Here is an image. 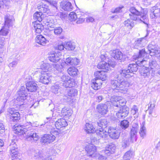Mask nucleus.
Wrapping results in <instances>:
<instances>
[{
	"label": "nucleus",
	"mask_w": 160,
	"mask_h": 160,
	"mask_svg": "<svg viewBox=\"0 0 160 160\" xmlns=\"http://www.w3.org/2000/svg\"><path fill=\"white\" fill-rule=\"evenodd\" d=\"M148 53L145 52L144 49H142L139 51L138 55L133 56V58L135 61V63L130 64L128 69L121 70L118 72L117 80L111 81L112 88L113 89L118 90L119 92L126 91L131 84L128 79H125L124 78H128L132 76V72L137 71L138 64L144 66L146 64V57Z\"/></svg>",
	"instance_id": "nucleus-1"
},
{
	"label": "nucleus",
	"mask_w": 160,
	"mask_h": 160,
	"mask_svg": "<svg viewBox=\"0 0 160 160\" xmlns=\"http://www.w3.org/2000/svg\"><path fill=\"white\" fill-rule=\"evenodd\" d=\"M110 101L113 105L121 109L116 113V115L119 118H122L127 116L129 113V108L125 106L126 100L122 97L119 96H113L110 98Z\"/></svg>",
	"instance_id": "nucleus-2"
},
{
	"label": "nucleus",
	"mask_w": 160,
	"mask_h": 160,
	"mask_svg": "<svg viewBox=\"0 0 160 160\" xmlns=\"http://www.w3.org/2000/svg\"><path fill=\"white\" fill-rule=\"evenodd\" d=\"M97 68L103 70V71H98L94 73L96 79L102 81H105L107 78L106 72L111 70L110 66L109 63L106 62H100L97 65Z\"/></svg>",
	"instance_id": "nucleus-3"
},
{
	"label": "nucleus",
	"mask_w": 160,
	"mask_h": 160,
	"mask_svg": "<svg viewBox=\"0 0 160 160\" xmlns=\"http://www.w3.org/2000/svg\"><path fill=\"white\" fill-rule=\"evenodd\" d=\"M17 93L18 95L16 100L20 105H23L28 96V93L24 87H21L19 90L18 91Z\"/></svg>",
	"instance_id": "nucleus-4"
},
{
	"label": "nucleus",
	"mask_w": 160,
	"mask_h": 160,
	"mask_svg": "<svg viewBox=\"0 0 160 160\" xmlns=\"http://www.w3.org/2000/svg\"><path fill=\"white\" fill-rule=\"evenodd\" d=\"M130 11L132 14H130L129 15L130 16L131 19L132 20H137V16H141L142 19H140V20L142 21V20H148V16L146 14H143L142 12L138 11L134 7L130 8Z\"/></svg>",
	"instance_id": "nucleus-5"
},
{
	"label": "nucleus",
	"mask_w": 160,
	"mask_h": 160,
	"mask_svg": "<svg viewBox=\"0 0 160 160\" xmlns=\"http://www.w3.org/2000/svg\"><path fill=\"white\" fill-rule=\"evenodd\" d=\"M27 123L28 124V125L26 124L24 126L20 125L16 127V129L15 130V133L20 135L24 134L28 130H31V127L32 126H33V125H32L30 122H27Z\"/></svg>",
	"instance_id": "nucleus-6"
},
{
	"label": "nucleus",
	"mask_w": 160,
	"mask_h": 160,
	"mask_svg": "<svg viewBox=\"0 0 160 160\" xmlns=\"http://www.w3.org/2000/svg\"><path fill=\"white\" fill-rule=\"evenodd\" d=\"M69 18L72 21H77V23H80L84 21V17L82 15L80 12L75 13L74 12H71L69 14Z\"/></svg>",
	"instance_id": "nucleus-7"
},
{
	"label": "nucleus",
	"mask_w": 160,
	"mask_h": 160,
	"mask_svg": "<svg viewBox=\"0 0 160 160\" xmlns=\"http://www.w3.org/2000/svg\"><path fill=\"white\" fill-rule=\"evenodd\" d=\"M110 53L111 56L115 59L120 60L121 62L124 61L127 59V57L118 50L110 51Z\"/></svg>",
	"instance_id": "nucleus-8"
},
{
	"label": "nucleus",
	"mask_w": 160,
	"mask_h": 160,
	"mask_svg": "<svg viewBox=\"0 0 160 160\" xmlns=\"http://www.w3.org/2000/svg\"><path fill=\"white\" fill-rule=\"evenodd\" d=\"M7 114L8 116L10 117V120L14 122H17L20 119V114L13 109H8Z\"/></svg>",
	"instance_id": "nucleus-9"
},
{
	"label": "nucleus",
	"mask_w": 160,
	"mask_h": 160,
	"mask_svg": "<svg viewBox=\"0 0 160 160\" xmlns=\"http://www.w3.org/2000/svg\"><path fill=\"white\" fill-rule=\"evenodd\" d=\"M139 128L138 124L133 123L130 129V140L132 142H136L137 139V134Z\"/></svg>",
	"instance_id": "nucleus-10"
},
{
	"label": "nucleus",
	"mask_w": 160,
	"mask_h": 160,
	"mask_svg": "<svg viewBox=\"0 0 160 160\" xmlns=\"http://www.w3.org/2000/svg\"><path fill=\"white\" fill-rule=\"evenodd\" d=\"M34 19L35 21L33 23L34 29L37 33H40V14L39 12H35L33 15Z\"/></svg>",
	"instance_id": "nucleus-11"
},
{
	"label": "nucleus",
	"mask_w": 160,
	"mask_h": 160,
	"mask_svg": "<svg viewBox=\"0 0 160 160\" xmlns=\"http://www.w3.org/2000/svg\"><path fill=\"white\" fill-rule=\"evenodd\" d=\"M96 147L92 143H88L85 147V150L88 155L92 157L96 156Z\"/></svg>",
	"instance_id": "nucleus-12"
},
{
	"label": "nucleus",
	"mask_w": 160,
	"mask_h": 160,
	"mask_svg": "<svg viewBox=\"0 0 160 160\" xmlns=\"http://www.w3.org/2000/svg\"><path fill=\"white\" fill-rule=\"evenodd\" d=\"M58 109H59L58 110V111L56 110H54V112H57L58 113L61 112V114L62 115H60V116H63L64 117H65V118L69 117L72 114V111L69 108H59V107Z\"/></svg>",
	"instance_id": "nucleus-13"
},
{
	"label": "nucleus",
	"mask_w": 160,
	"mask_h": 160,
	"mask_svg": "<svg viewBox=\"0 0 160 160\" xmlns=\"http://www.w3.org/2000/svg\"><path fill=\"white\" fill-rule=\"evenodd\" d=\"M51 76L48 72H41V82L44 84H48L51 80Z\"/></svg>",
	"instance_id": "nucleus-14"
},
{
	"label": "nucleus",
	"mask_w": 160,
	"mask_h": 160,
	"mask_svg": "<svg viewBox=\"0 0 160 160\" xmlns=\"http://www.w3.org/2000/svg\"><path fill=\"white\" fill-rule=\"evenodd\" d=\"M55 138L53 134H45L41 138V142L44 144L51 143L54 141Z\"/></svg>",
	"instance_id": "nucleus-15"
},
{
	"label": "nucleus",
	"mask_w": 160,
	"mask_h": 160,
	"mask_svg": "<svg viewBox=\"0 0 160 160\" xmlns=\"http://www.w3.org/2000/svg\"><path fill=\"white\" fill-rule=\"evenodd\" d=\"M108 134L111 138L114 139H118L120 136L119 132L116 129L111 127L108 128Z\"/></svg>",
	"instance_id": "nucleus-16"
},
{
	"label": "nucleus",
	"mask_w": 160,
	"mask_h": 160,
	"mask_svg": "<svg viewBox=\"0 0 160 160\" xmlns=\"http://www.w3.org/2000/svg\"><path fill=\"white\" fill-rule=\"evenodd\" d=\"M159 4H157L154 7H153L152 10V13L150 14L151 17L152 18H157L158 16L160 17V8H158ZM158 23L160 24V20L158 22Z\"/></svg>",
	"instance_id": "nucleus-17"
},
{
	"label": "nucleus",
	"mask_w": 160,
	"mask_h": 160,
	"mask_svg": "<svg viewBox=\"0 0 160 160\" xmlns=\"http://www.w3.org/2000/svg\"><path fill=\"white\" fill-rule=\"evenodd\" d=\"M147 42L146 37L139 38L135 42L134 47L137 48L143 47L146 45Z\"/></svg>",
	"instance_id": "nucleus-18"
},
{
	"label": "nucleus",
	"mask_w": 160,
	"mask_h": 160,
	"mask_svg": "<svg viewBox=\"0 0 160 160\" xmlns=\"http://www.w3.org/2000/svg\"><path fill=\"white\" fill-rule=\"evenodd\" d=\"M10 153L12 158H17L18 156V151L17 145L15 142H12L10 145Z\"/></svg>",
	"instance_id": "nucleus-19"
},
{
	"label": "nucleus",
	"mask_w": 160,
	"mask_h": 160,
	"mask_svg": "<svg viewBox=\"0 0 160 160\" xmlns=\"http://www.w3.org/2000/svg\"><path fill=\"white\" fill-rule=\"evenodd\" d=\"M55 125L57 129H62L68 125V123L65 119L60 118L55 122Z\"/></svg>",
	"instance_id": "nucleus-20"
},
{
	"label": "nucleus",
	"mask_w": 160,
	"mask_h": 160,
	"mask_svg": "<svg viewBox=\"0 0 160 160\" xmlns=\"http://www.w3.org/2000/svg\"><path fill=\"white\" fill-rule=\"evenodd\" d=\"M95 132L98 137L99 139H105V138L108 137V131L106 132L102 128H97L95 131Z\"/></svg>",
	"instance_id": "nucleus-21"
},
{
	"label": "nucleus",
	"mask_w": 160,
	"mask_h": 160,
	"mask_svg": "<svg viewBox=\"0 0 160 160\" xmlns=\"http://www.w3.org/2000/svg\"><path fill=\"white\" fill-rule=\"evenodd\" d=\"M61 6L65 11H71L73 9V7L71 3L69 1L63 0L61 2Z\"/></svg>",
	"instance_id": "nucleus-22"
},
{
	"label": "nucleus",
	"mask_w": 160,
	"mask_h": 160,
	"mask_svg": "<svg viewBox=\"0 0 160 160\" xmlns=\"http://www.w3.org/2000/svg\"><path fill=\"white\" fill-rule=\"evenodd\" d=\"M26 87L27 90L29 92H35L37 89V84L34 81H30L26 84Z\"/></svg>",
	"instance_id": "nucleus-23"
},
{
	"label": "nucleus",
	"mask_w": 160,
	"mask_h": 160,
	"mask_svg": "<svg viewBox=\"0 0 160 160\" xmlns=\"http://www.w3.org/2000/svg\"><path fill=\"white\" fill-rule=\"evenodd\" d=\"M147 48L149 53L151 56L158 54L160 52V50L158 49L156 47H155L152 44L148 45Z\"/></svg>",
	"instance_id": "nucleus-24"
},
{
	"label": "nucleus",
	"mask_w": 160,
	"mask_h": 160,
	"mask_svg": "<svg viewBox=\"0 0 160 160\" xmlns=\"http://www.w3.org/2000/svg\"><path fill=\"white\" fill-rule=\"evenodd\" d=\"M62 56L61 53L60 52H55L54 53L50 55L49 57V60L53 62H58Z\"/></svg>",
	"instance_id": "nucleus-25"
},
{
	"label": "nucleus",
	"mask_w": 160,
	"mask_h": 160,
	"mask_svg": "<svg viewBox=\"0 0 160 160\" xmlns=\"http://www.w3.org/2000/svg\"><path fill=\"white\" fill-rule=\"evenodd\" d=\"M97 109L98 112L102 115L106 114L108 111L107 105L104 104H100L98 105Z\"/></svg>",
	"instance_id": "nucleus-26"
},
{
	"label": "nucleus",
	"mask_w": 160,
	"mask_h": 160,
	"mask_svg": "<svg viewBox=\"0 0 160 160\" xmlns=\"http://www.w3.org/2000/svg\"><path fill=\"white\" fill-rule=\"evenodd\" d=\"M4 26L9 28L13 25V21L14 20V18L12 16L6 15L4 17Z\"/></svg>",
	"instance_id": "nucleus-27"
},
{
	"label": "nucleus",
	"mask_w": 160,
	"mask_h": 160,
	"mask_svg": "<svg viewBox=\"0 0 160 160\" xmlns=\"http://www.w3.org/2000/svg\"><path fill=\"white\" fill-rule=\"evenodd\" d=\"M39 136L36 133L33 132H28L26 139L27 141L32 142L34 141H37L38 140Z\"/></svg>",
	"instance_id": "nucleus-28"
},
{
	"label": "nucleus",
	"mask_w": 160,
	"mask_h": 160,
	"mask_svg": "<svg viewBox=\"0 0 160 160\" xmlns=\"http://www.w3.org/2000/svg\"><path fill=\"white\" fill-rule=\"evenodd\" d=\"M64 62L66 63V66L67 65H77L79 63V61L75 58H73L71 57H68L66 59L65 62Z\"/></svg>",
	"instance_id": "nucleus-29"
},
{
	"label": "nucleus",
	"mask_w": 160,
	"mask_h": 160,
	"mask_svg": "<svg viewBox=\"0 0 160 160\" xmlns=\"http://www.w3.org/2000/svg\"><path fill=\"white\" fill-rule=\"evenodd\" d=\"M92 82L91 87L94 90H98L100 88L102 84L101 82L96 78L92 80Z\"/></svg>",
	"instance_id": "nucleus-30"
},
{
	"label": "nucleus",
	"mask_w": 160,
	"mask_h": 160,
	"mask_svg": "<svg viewBox=\"0 0 160 160\" xmlns=\"http://www.w3.org/2000/svg\"><path fill=\"white\" fill-rule=\"evenodd\" d=\"M51 65L48 63H43L41 65V69L42 70L41 72H48L51 70Z\"/></svg>",
	"instance_id": "nucleus-31"
},
{
	"label": "nucleus",
	"mask_w": 160,
	"mask_h": 160,
	"mask_svg": "<svg viewBox=\"0 0 160 160\" xmlns=\"http://www.w3.org/2000/svg\"><path fill=\"white\" fill-rule=\"evenodd\" d=\"M140 74L144 78L148 77L149 75V68L147 67H143L140 71Z\"/></svg>",
	"instance_id": "nucleus-32"
},
{
	"label": "nucleus",
	"mask_w": 160,
	"mask_h": 160,
	"mask_svg": "<svg viewBox=\"0 0 160 160\" xmlns=\"http://www.w3.org/2000/svg\"><path fill=\"white\" fill-rule=\"evenodd\" d=\"M53 66L55 69L60 72L63 70L64 68L66 66V63L64 62H61L60 64H53Z\"/></svg>",
	"instance_id": "nucleus-33"
},
{
	"label": "nucleus",
	"mask_w": 160,
	"mask_h": 160,
	"mask_svg": "<svg viewBox=\"0 0 160 160\" xmlns=\"http://www.w3.org/2000/svg\"><path fill=\"white\" fill-rule=\"evenodd\" d=\"M74 82L73 79L70 78L69 80L63 82L62 85L65 87L70 88L73 87L74 85Z\"/></svg>",
	"instance_id": "nucleus-34"
},
{
	"label": "nucleus",
	"mask_w": 160,
	"mask_h": 160,
	"mask_svg": "<svg viewBox=\"0 0 160 160\" xmlns=\"http://www.w3.org/2000/svg\"><path fill=\"white\" fill-rule=\"evenodd\" d=\"M146 128L144 126V122H143L141 125L139 132L140 137L142 138H144L146 136Z\"/></svg>",
	"instance_id": "nucleus-35"
},
{
	"label": "nucleus",
	"mask_w": 160,
	"mask_h": 160,
	"mask_svg": "<svg viewBox=\"0 0 160 160\" xmlns=\"http://www.w3.org/2000/svg\"><path fill=\"white\" fill-rule=\"evenodd\" d=\"M85 130L88 133H93L95 131L93 126L92 124L87 123L86 124Z\"/></svg>",
	"instance_id": "nucleus-36"
},
{
	"label": "nucleus",
	"mask_w": 160,
	"mask_h": 160,
	"mask_svg": "<svg viewBox=\"0 0 160 160\" xmlns=\"http://www.w3.org/2000/svg\"><path fill=\"white\" fill-rule=\"evenodd\" d=\"M97 124L98 128H104L106 127V125L107 124V122L106 120L105 119H101L97 122Z\"/></svg>",
	"instance_id": "nucleus-37"
},
{
	"label": "nucleus",
	"mask_w": 160,
	"mask_h": 160,
	"mask_svg": "<svg viewBox=\"0 0 160 160\" xmlns=\"http://www.w3.org/2000/svg\"><path fill=\"white\" fill-rule=\"evenodd\" d=\"M67 71L70 75L74 76L77 75L78 70L75 67H72L68 68Z\"/></svg>",
	"instance_id": "nucleus-38"
},
{
	"label": "nucleus",
	"mask_w": 160,
	"mask_h": 160,
	"mask_svg": "<svg viewBox=\"0 0 160 160\" xmlns=\"http://www.w3.org/2000/svg\"><path fill=\"white\" fill-rule=\"evenodd\" d=\"M138 108L136 105H134L132 108L131 110V113L134 116L135 118H137L138 115Z\"/></svg>",
	"instance_id": "nucleus-39"
},
{
	"label": "nucleus",
	"mask_w": 160,
	"mask_h": 160,
	"mask_svg": "<svg viewBox=\"0 0 160 160\" xmlns=\"http://www.w3.org/2000/svg\"><path fill=\"white\" fill-rule=\"evenodd\" d=\"M149 67L151 69H153L157 68L158 67V64L157 61L154 59H151L150 60L149 62Z\"/></svg>",
	"instance_id": "nucleus-40"
},
{
	"label": "nucleus",
	"mask_w": 160,
	"mask_h": 160,
	"mask_svg": "<svg viewBox=\"0 0 160 160\" xmlns=\"http://www.w3.org/2000/svg\"><path fill=\"white\" fill-rule=\"evenodd\" d=\"M114 146L113 144L109 145V147L104 151V153L107 155H109L110 153H112V152H114L112 149L114 150L115 148V147Z\"/></svg>",
	"instance_id": "nucleus-41"
},
{
	"label": "nucleus",
	"mask_w": 160,
	"mask_h": 160,
	"mask_svg": "<svg viewBox=\"0 0 160 160\" xmlns=\"http://www.w3.org/2000/svg\"><path fill=\"white\" fill-rule=\"evenodd\" d=\"M65 48L68 50H72L75 48L74 44L71 42H68L65 45Z\"/></svg>",
	"instance_id": "nucleus-42"
},
{
	"label": "nucleus",
	"mask_w": 160,
	"mask_h": 160,
	"mask_svg": "<svg viewBox=\"0 0 160 160\" xmlns=\"http://www.w3.org/2000/svg\"><path fill=\"white\" fill-rule=\"evenodd\" d=\"M124 24L125 26L128 28L131 29L134 26L133 22L129 19H128L124 22Z\"/></svg>",
	"instance_id": "nucleus-43"
},
{
	"label": "nucleus",
	"mask_w": 160,
	"mask_h": 160,
	"mask_svg": "<svg viewBox=\"0 0 160 160\" xmlns=\"http://www.w3.org/2000/svg\"><path fill=\"white\" fill-rule=\"evenodd\" d=\"M5 38L3 37H0V53H3L5 49L4 48Z\"/></svg>",
	"instance_id": "nucleus-44"
},
{
	"label": "nucleus",
	"mask_w": 160,
	"mask_h": 160,
	"mask_svg": "<svg viewBox=\"0 0 160 160\" xmlns=\"http://www.w3.org/2000/svg\"><path fill=\"white\" fill-rule=\"evenodd\" d=\"M129 122L126 120L122 121L120 123L121 127L124 129L128 128L129 126Z\"/></svg>",
	"instance_id": "nucleus-45"
},
{
	"label": "nucleus",
	"mask_w": 160,
	"mask_h": 160,
	"mask_svg": "<svg viewBox=\"0 0 160 160\" xmlns=\"http://www.w3.org/2000/svg\"><path fill=\"white\" fill-rule=\"evenodd\" d=\"M9 28L5 26H3L2 28L0 30V35L3 36H6L9 32Z\"/></svg>",
	"instance_id": "nucleus-46"
},
{
	"label": "nucleus",
	"mask_w": 160,
	"mask_h": 160,
	"mask_svg": "<svg viewBox=\"0 0 160 160\" xmlns=\"http://www.w3.org/2000/svg\"><path fill=\"white\" fill-rule=\"evenodd\" d=\"M60 87L58 85H56L52 87L51 90L53 93L56 94L60 91Z\"/></svg>",
	"instance_id": "nucleus-47"
},
{
	"label": "nucleus",
	"mask_w": 160,
	"mask_h": 160,
	"mask_svg": "<svg viewBox=\"0 0 160 160\" xmlns=\"http://www.w3.org/2000/svg\"><path fill=\"white\" fill-rule=\"evenodd\" d=\"M78 91L76 89H70L68 92V95L70 97H74L77 94Z\"/></svg>",
	"instance_id": "nucleus-48"
},
{
	"label": "nucleus",
	"mask_w": 160,
	"mask_h": 160,
	"mask_svg": "<svg viewBox=\"0 0 160 160\" xmlns=\"http://www.w3.org/2000/svg\"><path fill=\"white\" fill-rule=\"evenodd\" d=\"M59 77L61 79V80L63 82H66L67 80H69L70 78L69 77L66 76L63 73H60Z\"/></svg>",
	"instance_id": "nucleus-49"
},
{
	"label": "nucleus",
	"mask_w": 160,
	"mask_h": 160,
	"mask_svg": "<svg viewBox=\"0 0 160 160\" xmlns=\"http://www.w3.org/2000/svg\"><path fill=\"white\" fill-rule=\"evenodd\" d=\"M101 55L100 56V58L102 61L101 62H104V61L108 57L107 54L105 53V51L104 50H102L101 51Z\"/></svg>",
	"instance_id": "nucleus-50"
},
{
	"label": "nucleus",
	"mask_w": 160,
	"mask_h": 160,
	"mask_svg": "<svg viewBox=\"0 0 160 160\" xmlns=\"http://www.w3.org/2000/svg\"><path fill=\"white\" fill-rule=\"evenodd\" d=\"M41 13H48L49 12V10L48 7L44 5V7L42 6L41 7Z\"/></svg>",
	"instance_id": "nucleus-51"
},
{
	"label": "nucleus",
	"mask_w": 160,
	"mask_h": 160,
	"mask_svg": "<svg viewBox=\"0 0 160 160\" xmlns=\"http://www.w3.org/2000/svg\"><path fill=\"white\" fill-rule=\"evenodd\" d=\"M49 155H48L45 156H42V157H41V159L42 160H53L54 158L51 155V154H50Z\"/></svg>",
	"instance_id": "nucleus-52"
},
{
	"label": "nucleus",
	"mask_w": 160,
	"mask_h": 160,
	"mask_svg": "<svg viewBox=\"0 0 160 160\" xmlns=\"http://www.w3.org/2000/svg\"><path fill=\"white\" fill-rule=\"evenodd\" d=\"M132 156V152L130 151H128L125 153L123 156V158L125 160H126V159L128 158L129 159V158Z\"/></svg>",
	"instance_id": "nucleus-53"
},
{
	"label": "nucleus",
	"mask_w": 160,
	"mask_h": 160,
	"mask_svg": "<svg viewBox=\"0 0 160 160\" xmlns=\"http://www.w3.org/2000/svg\"><path fill=\"white\" fill-rule=\"evenodd\" d=\"M35 42L34 43V45L36 47H39V45H37L38 44H40V34L37 35L36 37L35 38Z\"/></svg>",
	"instance_id": "nucleus-54"
},
{
	"label": "nucleus",
	"mask_w": 160,
	"mask_h": 160,
	"mask_svg": "<svg viewBox=\"0 0 160 160\" xmlns=\"http://www.w3.org/2000/svg\"><path fill=\"white\" fill-rule=\"evenodd\" d=\"M62 29L61 27L57 28L54 29V32L55 34L59 35L62 32Z\"/></svg>",
	"instance_id": "nucleus-55"
},
{
	"label": "nucleus",
	"mask_w": 160,
	"mask_h": 160,
	"mask_svg": "<svg viewBox=\"0 0 160 160\" xmlns=\"http://www.w3.org/2000/svg\"><path fill=\"white\" fill-rule=\"evenodd\" d=\"M49 4L55 8L54 10H57L58 9L57 1L51 0V2H49Z\"/></svg>",
	"instance_id": "nucleus-56"
},
{
	"label": "nucleus",
	"mask_w": 160,
	"mask_h": 160,
	"mask_svg": "<svg viewBox=\"0 0 160 160\" xmlns=\"http://www.w3.org/2000/svg\"><path fill=\"white\" fill-rule=\"evenodd\" d=\"M155 103L156 101L155 100H151L149 103V106H148V108L153 109L155 106Z\"/></svg>",
	"instance_id": "nucleus-57"
},
{
	"label": "nucleus",
	"mask_w": 160,
	"mask_h": 160,
	"mask_svg": "<svg viewBox=\"0 0 160 160\" xmlns=\"http://www.w3.org/2000/svg\"><path fill=\"white\" fill-rule=\"evenodd\" d=\"M47 41L45 38L41 35V45L45 46L46 43Z\"/></svg>",
	"instance_id": "nucleus-58"
},
{
	"label": "nucleus",
	"mask_w": 160,
	"mask_h": 160,
	"mask_svg": "<svg viewBox=\"0 0 160 160\" xmlns=\"http://www.w3.org/2000/svg\"><path fill=\"white\" fill-rule=\"evenodd\" d=\"M18 62L17 61H14L9 63L8 66L10 68H13L15 67L17 64Z\"/></svg>",
	"instance_id": "nucleus-59"
},
{
	"label": "nucleus",
	"mask_w": 160,
	"mask_h": 160,
	"mask_svg": "<svg viewBox=\"0 0 160 160\" xmlns=\"http://www.w3.org/2000/svg\"><path fill=\"white\" fill-rule=\"evenodd\" d=\"M123 8V7L121 6H119L116 8L114 10V12L118 13L122 12V9Z\"/></svg>",
	"instance_id": "nucleus-60"
},
{
	"label": "nucleus",
	"mask_w": 160,
	"mask_h": 160,
	"mask_svg": "<svg viewBox=\"0 0 160 160\" xmlns=\"http://www.w3.org/2000/svg\"><path fill=\"white\" fill-rule=\"evenodd\" d=\"M4 132V128L2 123H0V134H2Z\"/></svg>",
	"instance_id": "nucleus-61"
},
{
	"label": "nucleus",
	"mask_w": 160,
	"mask_h": 160,
	"mask_svg": "<svg viewBox=\"0 0 160 160\" xmlns=\"http://www.w3.org/2000/svg\"><path fill=\"white\" fill-rule=\"evenodd\" d=\"M50 132L51 133V134H57L58 133V131L55 130V129L54 128H50Z\"/></svg>",
	"instance_id": "nucleus-62"
},
{
	"label": "nucleus",
	"mask_w": 160,
	"mask_h": 160,
	"mask_svg": "<svg viewBox=\"0 0 160 160\" xmlns=\"http://www.w3.org/2000/svg\"><path fill=\"white\" fill-rule=\"evenodd\" d=\"M64 48H65V45H63L62 44L59 45L56 47V49L60 51L63 50Z\"/></svg>",
	"instance_id": "nucleus-63"
},
{
	"label": "nucleus",
	"mask_w": 160,
	"mask_h": 160,
	"mask_svg": "<svg viewBox=\"0 0 160 160\" xmlns=\"http://www.w3.org/2000/svg\"><path fill=\"white\" fill-rule=\"evenodd\" d=\"M12 58L14 59L19 60L20 59V55L17 53H15L13 55Z\"/></svg>",
	"instance_id": "nucleus-64"
}]
</instances>
